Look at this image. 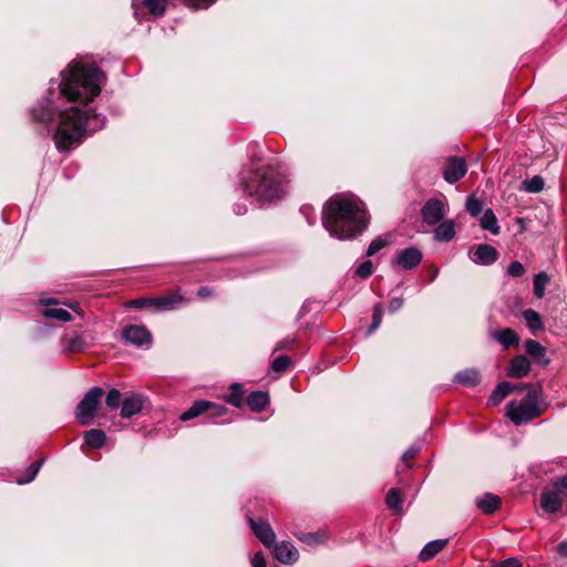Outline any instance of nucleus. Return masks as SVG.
I'll return each mask as SVG.
<instances>
[{
  "mask_svg": "<svg viewBox=\"0 0 567 567\" xmlns=\"http://www.w3.org/2000/svg\"><path fill=\"white\" fill-rule=\"evenodd\" d=\"M289 166L277 159L252 164L241 173L244 193L257 203L266 204L282 199L291 182Z\"/></svg>",
  "mask_w": 567,
  "mask_h": 567,
  "instance_id": "1",
  "label": "nucleus"
},
{
  "mask_svg": "<svg viewBox=\"0 0 567 567\" xmlns=\"http://www.w3.org/2000/svg\"><path fill=\"white\" fill-rule=\"evenodd\" d=\"M370 217L364 204L352 196L337 195L324 205L322 223L331 236L338 239H352L362 234Z\"/></svg>",
  "mask_w": 567,
  "mask_h": 567,
  "instance_id": "2",
  "label": "nucleus"
},
{
  "mask_svg": "<svg viewBox=\"0 0 567 567\" xmlns=\"http://www.w3.org/2000/svg\"><path fill=\"white\" fill-rule=\"evenodd\" d=\"M105 117L91 110L71 107L60 112L53 141L59 151H68L80 143L84 136L101 130Z\"/></svg>",
  "mask_w": 567,
  "mask_h": 567,
  "instance_id": "3",
  "label": "nucleus"
},
{
  "mask_svg": "<svg viewBox=\"0 0 567 567\" xmlns=\"http://www.w3.org/2000/svg\"><path fill=\"white\" fill-rule=\"evenodd\" d=\"M102 78L96 66L73 62L62 72L60 93L68 101L87 103L100 94Z\"/></svg>",
  "mask_w": 567,
  "mask_h": 567,
  "instance_id": "4",
  "label": "nucleus"
},
{
  "mask_svg": "<svg viewBox=\"0 0 567 567\" xmlns=\"http://www.w3.org/2000/svg\"><path fill=\"white\" fill-rule=\"evenodd\" d=\"M542 394L543 390L540 385L529 389L518 405H516L514 401L506 404V415L515 425H522L540 416L546 409L539 405L538 402Z\"/></svg>",
  "mask_w": 567,
  "mask_h": 567,
  "instance_id": "5",
  "label": "nucleus"
},
{
  "mask_svg": "<svg viewBox=\"0 0 567 567\" xmlns=\"http://www.w3.org/2000/svg\"><path fill=\"white\" fill-rule=\"evenodd\" d=\"M104 395V391L100 386H94L90 389L83 399L76 405V420L82 425H87L91 423V420L94 417L95 412L97 411L102 396Z\"/></svg>",
  "mask_w": 567,
  "mask_h": 567,
  "instance_id": "6",
  "label": "nucleus"
},
{
  "mask_svg": "<svg viewBox=\"0 0 567 567\" xmlns=\"http://www.w3.org/2000/svg\"><path fill=\"white\" fill-rule=\"evenodd\" d=\"M183 297L177 292L166 293L157 298H137L126 302V307L143 309L154 307L157 311L172 310L177 303L182 302Z\"/></svg>",
  "mask_w": 567,
  "mask_h": 567,
  "instance_id": "7",
  "label": "nucleus"
},
{
  "mask_svg": "<svg viewBox=\"0 0 567 567\" xmlns=\"http://www.w3.org/2000/svg\"><path fill=\"white\" fill-rule=\"evenodd\" d=\"M226 412L227 408L223 404L207 400H196L189 409L182 413L179 419L186 422L203 414H206L209 417H219L225 415Z\"/></svg>",
  "mask_w": 567,
  "mask_h": 567,
  "instance_id": "8",
  "label": "nucleus"
},
{
  "mask_svg": "<svg viewBox=\"0 0 567 567\" xmlns=\"http://www.w3.org/2000/svg\"><path fill=\"white\" fill-rule=\"evenodd\" d=\"M449 212V203L444 196L427 199L421 208V216L425 224H439Z\"/></svg>",
  "mask_w": 567,
  "mask_h": 567,
  "instance_id": "9",
  "label": "nucleus"
},
{
  "mask_svg": "<svg viewBox=\"0 0 567 567\" xmlns=\"http://www.w3.org/2000/svg\"><path fill=\"white\" fill-rule=\"evenodd\" d=\"M246 519L252 534L262 543L265 547L271 548V546L276 543V534L270 524L262 518L257 519L249 514L246 515Z\"/></svg>",
  "mask_w": 567,
  "mask_h": 567,
  "instance_id": "10",
  "label": "nucleus"
},
{
  "mask_svg": "<svg viewBox=\"0 0 567 567\" xmlns=\"http://www.w3.org/2000/svg\"><path fill=\"white\" fill-rule=\"evenodd\" d=\"M467 172V164L463 157L450 156L446 158L442 168V175L445 182L454 184L462 179Z\"/></svg>",
  "mask_w": 567,
  "mask_h": 567,
  "instance_id": "11",
  "label": "nucleus"
},
{
  "mask_svg": "<svg viewBox=\"0 0 567 567\" xmlns=\"http://www.w3.org/2000/svg\"><path fill=\"white\" fill-rule=\"evenodd\" d=\"M122 338L136 347L150 344L152 341L151 332L144 326L131 324L122 330Z\"/></svg>",
  "mask_w": 567,
  "mask_h": 567,
  "instance_id": "12",
  "label": "nucleus"
},
{
  "mask_svg": "<svg viewBox=\"0 0 567 567\" xmlns=\"http://www.w3.org/2000/svg\"><path fill=\"white\" fill-rule=\"evenodd\" d=\"M271 548L274 557L281 564L292 565L299 559V551L290 542L275 543Z\"/></svg>",
  "mask_w": 567,
  "mask_h": 567,
  "instance_id": "13",
  "label": "nucleus"
},
{
  "mask_svg": "<svg viewBox=\"0 0 567 567\" xmlns=\"http://www.w3.org/2000/svg\"><path fill=\"white\" fill-rule=\"evenodd\" d=\"M470 258L478 265L489 266L498 258V251L488 244H480L470 250Z\"/></svg>",
  "mask_w": 567,
  "mask_h": 567,
  "instance_id": "14",
  "label": "nucleus"
},
{
  "mask_svg": "<svg viewBox=\"0 0 567 567\" xmlns=\"http://www.w3.org/2000/svg\"><path fill=\"white\" fill-rule=\"evenodd\" d=\"M145 398L142 394H131L122 400L121 413L123 419H131L138 414L144 405Z\"/></svg>",
  "mask_w": 567,
  "mask_h": 567,
  "instance_id": "15",
  "label": "nucleus"
},
{
  "mask_svg": "<svg viewBox=\"0 0 567 567\" xmlns=\"http://www.w3.org/2000/svg\"><path fill=\"white\" fill-rule=\"evenodd\" d=\"M530 371V361L526 355L518 354L511 359L507 367V375L514 379L526 377Z\"/></svg>",
  "mask_w": 567,
  "mask_h": 567,
  "instance_id": "16",
  "label": "nucleus"
},
{
  "mask_svg": "<svg viewBox=\"0 0 567 567\" xmlns=\"http://www.w3.org/2000/svg\"><path fill=\"white\" fill-rule=\"evenodd\" d=\"M422 260V252L415 248H405L396 254V264L402 269H412Z\"/></svg>",
  "mask_w": 567,
  "mask_h": 567,
  "instance_id": "17",
  "label": "nucleus"
},
{
  "mask_svg": "<svg viewBox=\"0 0 567 567\" xmlns=\"http://www.w3.org/2000/svg\"><path fill=\"white\" fill-rule=\"evenodd\" d=\"M525 352L533 358V360L542 365L547 367L550 360L546 357V348L534 339H527L524 342Z\"/></svg>",
  "mask_w": 567,
  "mask_h": 567,
  "instance_id": "18",
  "label": "nucleus"
},
{
  "mask_svg": "<svg viewBox=\"0 0 567 567\" xmlns=\"http://www.w3.org/2000/svg\"><path fill=\"white\" fill-rule=\"evenodd\" d=\"M540 507L549 514H555L560 511L563 505V498L554 489L544 491L539 497Z\"/></svg>",
  "mask_w": 567,
  "mask_h": 567,
  "instance_id": "19",
  "label": "nucleus"
},
{
  "mask_svg": "<svg viewBox=\"0 0 567 567\" xmlns=\"http://www.w3.org/2000/svg\"><path fill=\"white\" fill-rule=\"evenodd\" d=\"M270 403V398L268 392L265 391H252L246 398V404L248 408L256 413H260L266 410V408Z\"/></svg>",
  "mask_w": 567,
  "mask_h": 567,
  "instance_id": "20",
  "label": "nucleus"
},
{
  "mask_svg": "<svg viewBox=\"0 0 567 567\" xmlns=\"http://www.w3.org/2000/svg\"><path fill=\"white\" fill-rule=\"evenodd\" d=\"M246 390L241 383L234 382L229 385V393L224 395V401L237 409L243 408Z\"/></svg>",
  "mask_w": 567,
  "mask_h": 567,
  "instance_id": "21",
  "label": "nucleus"
},
{
  "mask_svg": "<svg viewBox=\"0 0 567 567\" xmlns=\"http://www.w3.org/2000/svg\"><path fill=\"white\" fill-rule=\"evenodd\" d=\"M434 229V239L440 243H449L455 236V223L452 219H445L436 224Z\"/></svg>",
  "mask_w": 567,
  "mask_h": 567,
  "instance_id": "22",
  "label": "nucleus"
},
{
  "mask_svg": "<svg viewBox=\"0 0 567 567\" xmlns=\"http://www.w3.org/2000/svg\"><path fill=\"white\" fill-rule=\"evenodd\" d=\"M454 381L461 385L474 388L480 384L481 374L477 369H464L455 374Z\"/></svg>",
  "mask_w": 567,
  "mask_h": 567,
  "instance_id": "23",
  "label": "nucleus"
},
{
  "mask_svg": "<svg viewBox=\"0 0 567 567\" xmlns=\"http://www.w3.org/2000/svg\"><path fill=\"white\" fill-rule=\"evenodd\" d=\"M502 499L493 493H485L476 501V506L486 515H493L501 506Z\"/></svg>",
  "mask_w": 567,
  "mask_h": 567,
  "instance_id": "24",
  "label": "nucleus"
},
{
  "mask_svg": "<svg viewBox=\"0 0 567 567\" xmlns=\"http://www.w3.org/2000/svg\"><path fill=\"white\" fill-rule=\"evenodd\" d=\"M449 539H436L427 543L419 554L421 561H427L435 557L441 550L445 548Z\"/></svg>",
  "mask_w": 567,
  "mask_h": 567,
  "instance_id": "25",
  "label": "nucleus"
},
{
  "mask_svg": "<svg viewBox=\"0 0 567 567\" xmlns=\"http://www.w3.org/2000/svg\"><path fill=\"white\" fill-rule=\"evenodd\" d=\"M516 386L512 383L503 381L498 383L488 398V404L496 406L498 405L508 394L514 392Z\"/></svg>",
  "mask_w": 567,
  "mask_h": 567,
  "instance_id": "26",
  "label": "nucleus"
},
{
  "mask_svg": "<svg viewBox=\"0 0 567 567\" xmlns=\"http://www.w3.org/2000/svg\"><path fill=\"white\" fill-rule=\"evenodd\" d=\"M84 441L92 449H101L106 442V435L102 430L91 429L85 432Z\"/></svg>",
  "mask_w": 567,
  "mask_h": 567,
  "instance_id": "27",
  "label": "nucleus"
},
{
  "mask_svg": "<svg viewBox=\"0 0 567 567\" xmlns=\"http://www.w3.org/2000/svg\"><path fill=\"white\" fill-rule=\"evenodd\" d=\"M385 504L394 514L402 513V493L399 488H390L385 495Z\"/></svg>",
  "mask_w": 567,
  "mask_h": 567,
  "instance_id": "28",
  "label": "nucleus"
},
{
  "mask_svg": "<svg viewBox=\"0 0 567 567\" xmlns=\"http://www.w3.org/2000/svg\"><path fill=\"white\" fill-rule=\"evenodd\" d=\"M33 118L38 122H52L55 118V111L50 103L41 104L32 110Z\"/></svg>",
  "mask_w": 567,
  "mask_h": 567,
  "instance_id": "29",
  "label": "nucleus"
},
{
  "mask_svg": "<svg viewBox=\"0 0 567 567\" xmlns=\"http://www.w3.org/2000/svg\"><path fill=\"white\" fill-rule=\"evenodd\" d=\"M495 338L505 349L517 346L519 342L518 334L511 328L496 332Z\"/></svg>",
  "mask_w": 567,
  "mask_h": 567,
  "instance_id": "30",
  "label": "nucleus"
},
{
  "mask_svg": "<svg viewBox=\"0 0 567 567\" xmlns=\"http://www.w3.org/2000/svg\"><path fill=\"white\" fill-rule=\"evenodd\" d=\"M483 229L489 230L493 235L499 234L497 218L492 209H486L480 220Z\"/></svg>",
  "mask_w": 567,
  "mask_h": 567,
  "instance_id": "31",
  "label": "nucleus"
},
{
  "mask_svg": "<svg viewBox=\"0 0 567 567\" xmlns=\"http://www.w3.org/2000/svg\"><path fill=\"white\" fill-rule=\"evenodd\" d=\"M140 4L155 17L162 16L167 7L166 0H141Z\"/></svg>",
  "mask_w": 567,
  "mask_h": 567,
  "instance_id": "32",
  "label": "nucleus"
},
{
  "mask_svg": "<svg viewBox=\"0 0 567 567\" xmlns=\"http://www.w3.org/2000/svg\"><path fill=\"white\" fill-rule=\"evenodd\" d=\"M523 318L525 319L528 329L533 332L544 329L542 318L537 311L533 309H526L523 312Z\"/></svg>",
  "mask_w": 567,
  "mask_h": 567,
  "instance_id": "33",
  "label": "nucleus"
},
{
  "mask_svg": "<svg viewBox=\"0 0 567 567\" xmlns=\"http://www.w3.org/2000/svg\"><path fill=\"white\" fill-rule=\"evenodd\" d=\"M42 316L45 318H51L63 322H68L72 319L71 313L62 308H45L42 311Z\"/></svg>",
  "mask_w": 567,
  "mask_h": 567,
  "instance_id": "34",
  "label": "nucleus"
},
{
  "mask_svg": "<svg viewBox=\"0 0 567 567\" xmlns=\"http://www.w3.org/2000/svg\"><path fill=\"white\" fill-rule=\"evenodd\" d=\"M43 462H44V458H39L38 461L33 462L25 471V476L24 477H19L17 478V483L22 485V484H28V483H31L38 472L40 471L41 466L43 465Z\"/></svg>",
  "mask_w": 567,
  "mask_h": 567,
  "instance_id": "35",
  "label": "nucleus"
},
{
  "mask_svg": "<svg viewBox=\"0 0 567 567\" xmlns=\"http://www.w3.org/2000/svg\"><path fill=\"white\" fill-rule=\"evenodd\" d=\"M382 318H383V307H382V303L381 302H377L374 305V307H373L372 322L368 327L367 336H371L373 332H375L378 330V328L380 327V324L382 322Z\"/></svg>",
  "mask_w": 567,
  "mask_h": 567,
  "instance_id": "36",
  "label": "nucleus"
},
{
  "mask_svg": "<svg viewBox=\"0 0 567 567\" xmlns=\"http://www.w3.org/2000/svg\"><path fill=\"white\" fill-rule=\"evenodd\" d=\"M390 244V236L383 235L374 238L368 249H367V256L371 257L375 255L378 251H380L382 248L386 247Z\"/></svg>",
  "mask_w": 567,
  "mask_h": 567,
  "instance_id": "37",
  "label": "nucleus"
},
{
  "mask_svg": "<svg viewBox=\"0 0 567 567\" xmlns=\"http://www.w3.org/2000/svg\"><path fill=\"white\" fill-rule=\"evenodd\" d=\"M65 349L72 352H82L85 349V342L81 336L74 334L64 338Z\"/></svg>",
  "mask_w": 567,
  "mask_h": 567,
  "instance_id": "38",
  "label": "nucleus"
},
{
  "mask_svg": "<svg viewBox=\"0 0 567 567\" xmlns=\"http://www.w3.org/2000/svg\"><path fill=\"white\" fill-rule=\"evenodd\" d=\"M522 188L528 193H539L544 188V179L536 175L530 179L523 181Z\"/></svg>",
  "mask_w": 567,
  "mask_h": 567,
  "instance_id": "39",
  "label": "nucleus"
},
{
  "mask_svg": "<svg viewBox=\"0 0 567 567\" xmlns=\"http://www.w3.org/2000/svg\"><path fill=\"white\" fill-rule=\"evenodd\" d=\"M465 207L471 216L477 217L483 210V202L476 198L475 195H471L466 199Z\"/></svg>",
  "mask_w": 567,
  "mask_h": 567,
  "instance_id": "40",
  "label": "nucleus"
},
{
  "mask_svg": "<svg viewBox=\"0 0 567 567\" xmlns=\"http://www.w3.org/2000/svg\"><path fill=\"white\" fill-rule=\"evenodd\" d=\"M290 365H291V359L286 354L275 358L274 361L271 362V369L276 373H282V372L287 371Z\"/></svg>",
  "mask_w": 567,
  "mask_h": 567,
  "instance_id": "41",
  "label": "nucleus"
},
{
  "mask_svg": "<svg viewBox=\"0 0 567 567\" xmlns=\"http://www.w3.org/2000/svg\"><path fill=\"white\" fill-rule=\"evenodd\" d=\"M105 404L114 410L117 409L120 405L122 406V394L117 389H111L105 398Z\"/></svg>",
  "mask_w": 567,
  "mask_h": 567,
  "instance_id": "42",
  "label": "nucleus"
},
{
  "mask_svg": "<svg viewBox=\"0 0 567 567\" xmlns=\"http://www.w3.org/2000/svg\"><path fill=\"white\" fill-rule=\"evenodd\" d=\"M298 539L307 545H317L323 542V534L317 533H300L297 535Z\"/></svg>",
  "mask_w": 567,
  "mask_h": 567,
  "instance_id": "43",
  "label": "nucleus"
},
{
  "mask_svg": "<svg viewBox=\"0 0 567 567\" xmlns=\"http://www.w3.org/2000/svg\"><path fill=\"white\" fill-rule=\"evenodd\" d=\"M525 274V267L519 261H513L508 265L506 269V275L514 279L520 278Z\"/></svg>",
  "mask_w": 567,
  "mask_h": 567,
  "instance_id": "44",
  "label": "nucleus"
},
{
  "mask_svg": "<svg viewBox=\"0 0 567 567\" xmlns=\"http://www.w3.org/2000/svg\"><path fill=\"white\" fill-rule=\"evenodd\" d=\"M373 271L372 261L365 260L355 269V275L361 279H367Z\"/></svg>",
  "mask_w": 567,
  "mask_h": 567,
  "instance_id": "45",
  "label": "nucleus"
},
{
  "mask_svg": "<svg viewBox=\"0 0 567 567\" xmlns=\"http://www.w3.org/2000/svg\"><path fill=\"white\" fill-rule=\"evenodd\" d=\"M553 488L560 495L561 498H567V474L558 477L553 483Z\"/></svg>",
  "mask_w": 567,
  "mask_h": 567,
  "instance_id": "46",
  "label": "nucleus"
},
{
  "mask_svg": "<svg viewBox=\"0 0 567 567\" xmlns=\"http://www.w3.org/2000/svg\"><path fill=\"white\" fill-rule=\"evenodd\" d=\"M420 449L417 446H411L403 455H402V462L405 464V466L410 470L413 467L412 460L416 457L419 454Z\"/></svg>",
  "mask_w": 567,
  "mask_h": 567,
  "instance_id": "47",
  "label": "nucleus"
},
{
  "mask_svg": "<svg viewBox=\"0 0 567 567\" xmlns=\"http://www.w3.org/2000/svg\"><path fill=\"white\" fill-rule=\"evenodd\" d=\"M489 567H522V563L517 558L511 557L502 561L492 560Z\"/></svg>",
  "mask_w": 567,
  "mask_h": 567,
  "instance_id": "48",
  "label": "nucleus"
},
{
  "mask_svg": "<svg viewBox=\"0 0 567 567\" xmlns=\"http://www.w3.org/2000/svg\"><path fill=\"white\" fill-rule=\"evenodd\" d=\"M185 4H187L188 7H193V8H197V9H200V8H207L208 6H210L214 0H182Z\"/></svg>",
  "mask_w": 567,
  "mask_h": 567,
  "instance_id": "49",
  "label": "nucleus"
},
{
  "mask_svg": "<svg viewBox=\"0 0 567 567\" xmlns=\"http://www.w3.org/2000/svg\"><path fill=\"white\" fill-rule=\"evenodd\" d=\"M251 566L252 567H267L265 556L262 551H257L251 558Z\"/></svg>",
  "mask_w": 567,
  "mask_h": 567,
  "instance_id": "50",
  "label": "nucleus"
},
{
  "mask_svg": "<svg viewBox=\"0 0 567 567\" xmlns=\"http://www.w3.org/2000/svg\"><path fill=\"white\" fill-rule=\"evenodd\" d=\"M403 306V299L402 297L391 296L389 309L390 311L394 312L401 309Z\"/></svg>",
  "mask_w": 567,
  "mask_h": 567,
  "instance_id": "51",
  "label": "nucleus"
},
{
  "mask_svg": "<svg viewBox=\"0 0 567 567\" xmlns=\"http://www.w3.org/2000/svg\"><path fill=\"white\" fill-rule=\"evenodd\" d=\"M300 213L306 216L308 224H310V225L315 224L316 217H315L312 207H310V206H302L300 208Z\"/></svg>",
  "mask_w": 567,
  "mask_h": 567,
  "instance_id": "52",
  "label": "nucleus"
},
{
  "mask_svg": "<svg viewBox=\"0 0 567 567\" xmlns=\"http://www.w3.org/2000/svg\"><path fill=\"white\" fill-rule=\"evenodd\" d=\"M550 277L545 271H540L534 276L533 284H548Z\"/></svg>",
  "mask_w": 567,
  "mask_h": 567,
  "instance_id": "53",
  "label": "nucleus"
},
{
  "mask_svg": "<svg viewBox=\"0 0 567 567\" xmlns=\"http://www.w3.org/2000/svg\"><path fill=\"white\" fill-rule=\"evenodd\" d=\"M557 553L561 556V557H567V540H564L561 543L558 544L557 546Z\"/></svg>",
  "mask_w": 567,
  "mask_h": 567,
  "instance_id": "54",
  "label": "nucleus"
},
{
  "mask_svg": "<svg viewBox=\"0 0 567 567\" xmlns=\"http://www.w3.org/2000/svg\"><path fill=\"white\" fill-rule=\"evenodd\" d=\"M546 286H534V295L536 298L542 299L545 296Z\"/></svg>",
  "mask_w": 567,
  "mask_h": 567,
  "instance_id": "55",
  "label": "nucleus"
},
{
  "mask_svg": "<svg viewBox=\"0 0 567 567\" xmlns=\"http://www.w3.org/2000/svg\"><path fill=\"white\" fill-rule=\"evenodd\" d=\"M295 340H281L277 343L275 351L284 350L289 347L290 343H292Z\"/></svg>",
  "mask_w": 567,
  "mask_h": 567,
  "instance_id": "56",
  "label": "nucleus"
},
{
  "mask_svg": "<svg viewBox=\"0 0 567 567\" xmlns=\"http://www.w3.org/2000/svg\"><path fill=\"white\" fill-rule=\"evenodd\" d=\"M513 386H516V389L514 391H518V392H522L523 390L525 389H532V388H535L533 384L530 383H518V384H513Z\"/></svg>",
  "mask_w": 567,
  "mask_h": 567,
  "instance_id": "57",
  "label": "nucleus"
},
{
  "mask_svg": "<svg viewBox=\"0 0 567 567\" xmlns=\"http://www.w3.org/2000/svg\"><path fill=\"white\" fill-rule=\"evenodd\" d=\"M197 295H198L200 298H205V297H207V296H210V295H212V290H210V289H208L207 287H202V288L198 290Z\"/></svg>",
  "mask_w": 567,
  "mask_h": 567,
  "instance_id": "58",
  "label": "nucleus"
},
{
  "mask_svg": "<svg viewBox=\"0 0 567 567\" xmlns=\"http://www.w3.org/2000/svg\"><path fill=\"white\" fill-rule=\"evenodd\" d=\"M40 302L44 306L56 305V300L53 298L41 299Z\"/></svg>",
  "mask_w": 567,
  "mask_h": 567,
  "instance_id": "59",
  "label": "nucleus"
},
{
  "mask_svg": "<svg viewBox=\"0 0 567 567\" xmlns=\"http://www.w3.org/2000/svg\"><path fill=\"white\" fill-rule=\"evenodd\" d=\"M243 210H244V212H246V207H245V206H243ZM237 213H238V214H241V207H240V208H238V212H237Z\"/></svg>",
  "mask_w": 567,
  "mask_h": 567,
  "instance_id": "60",
  "label": "nucleus"
}]
</instances>
